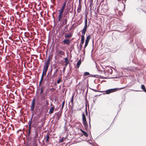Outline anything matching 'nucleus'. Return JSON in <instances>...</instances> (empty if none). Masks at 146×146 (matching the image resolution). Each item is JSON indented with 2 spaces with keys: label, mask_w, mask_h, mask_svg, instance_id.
<instances>
[{
  "label": "nucleus",
  "mask_w": 146,
  "mask_h": 146,
  "mask_svg": "<svg viewBox=\"0 0 146 146\" xmlns=\"http://www.w3.org/2000/svg\"><path fill=\"white\" fill-rule=\"evenodd\" d=\"M50 60V57H49L47 61H45L43 72H44L45 73H46L48 69L49 65Z\"/></svg>",
  "instance_id": "f257e3e1"
},
{
  "label": "nucleus",
  "mask_w": 146,
  "mask_h": 146,
  "mask_svg": "<svg viewBox=\"0 0 146 146\" xmlns=\"http://www.w3.org/2000/svg\"><path fill=\"white\" fill-rule=\"evenodd\" d=\"M87 27V19L86 18L85 20V25L83 29L81 31L82 33V35H84L85 34L86 31V30Z\"/></svg>",
  "instance_id": "f03ea898"
},
{
  "label": "nucleus",
  "mask_w": 146,
  "mask_h": 146,
  "mask_svg": "<svg viewBox=\"0 0 146 146\" xmlns=\"http://www.w3.org/2000/svg\"><path fill=\"white\" fill-rule=\"evenodd\" d=\"M118 89L117 88L111 89L106 91L105 92L106 94H109L110 93L115 92Z\"/></svg>",
  "instance_id": "7ed1b4c3"
},
{
  "label": "nucleus",
  "mask_w": 146,
  "mask_h": 146,
  "mask_svg": "<svg viewBox=\"0 0 146 146\" xmlns=\"http://www.w3.org/2000/svg\"><path fill=\"white\" fill-rule=\"evenodd\" d=\"M35 104V100L33 98L32 100V102L31 104V110L32 111H33L34 109Z\"/></svg>",
  "instance_id": "20e7f679"
},
{
  "label": "nucleus",
  "mask_w": 146,
  "mask_h": 146,
  "mask_svg": "<svg viewBox=\"0 0 146 146\" xmlns=\"http://www.w3.org/2000/svg\"><path fill=\"white\" fill-rule=\"evenodd\" d=\"M33 115H32V117L30 119L29 121L28 124L29 126V131H31V123L32 122V119L33 118Z\"/></svg>",
  "instance_id": "39448f33"
},
{
  "label": "nucleus",
  "mask_w": 146,
  "mask_h": 146,
  "mask_svg": "<svg viewBox=\"0 0 146 146\" xmlns=\"http://www.w3.org/2000/svg\"><path fill=\"white\" fill-rule=\"evenodd\" d=\"M62 42L64 44H66L67 45H69L70 42V40L68 39H65Z\"/></svg>",
  "instance_id": "423d86ee"
},
{
  "label": "nucleus",
  "mask_w": 146,
  "mask_h": 146,
  "mask_svg": "<svg viewBox=\"0 0 146 146\" xmlns=\"http://www.w3.org/2000/svg\"><path fill=\"white\" fill-rule=\"evenodd\" d=\"M72 35L71 33H65V34L64 37L66 38H70L72 36Z\"/></svg>",
  "instance_id": "0eeeda50"
},
{
  "label": "nucleus",
  "mask_w": 146,
  "mask_h": 146,
  "mask_svg": "<svg viewBox=\"0 0 146 146\" xmlns=\"http://www.w3.org/2000/svg\"><path fill=\"white\" fill-rule=\"evenodd\" d=\"M83 125L85 128L87 129L88 128V123L86 121H83Z\"/></svg>",
  "instance_id": "6e6552de"
},
{
  "label": "nucleus",
  "mask_w": 146,
  "mask_h": 146,
  "mask_svg": "<svg viewBox=\"0 0 146 146\" xmlns=\"http://www.w3.org/2000/svg\"><path fill=\"white\" fill-rule=\"evenodd\" d=\"M68 19L63 18L62 20V24L63 25L66 24L68 21Z\"/></svg>",
  "instance_id": "1a4fd4ad"
},
{
  "label": "nucleus",
  "mask_w": 146,
  "mask_h": 146,
  "mask_svg": "<svg viewBox=\"0 0 146 146\" xmlns=\"http://www.w3.org/2000/svg\"><path fill=\"white\" fill-rule=\"evenodd\" d=\"M54 109V106L51 107L50 109V110L49 112V113L50 114L52 113L53 112Z\"/></svg>",
  "instance_id": "9d476101"
},
{
  "label": "nucleus",
  "mask_w": 146,
  "mask_h": 146,
  "mask_svg": "<svg viewBox=\"0 0 146 146\" xmlns=\"http://www.w3.org/2000/svg\"><path fill=\"white\" fill-rule=\"evenodd\" d=\"M81 59H80L79 61L77 62L76 64V67L78 68L81 64Z\"/></svg>",
  "instance_id": "9b49d317"
},
{
  "label": "nucleus",
  "mask_w": 146,
  "mask_h": 146,
  "mask_svg": "<svg viewBox=\"0 0 146 146\" xmlns=\"http://www.w3.org/2000/svg\"><path fill=\"white\" fill-rule=\"evenodd\" d=\"M84 35H82L81 36V42H80V44H83L84 42Z\"/></svg>",
  "instance_id": "f8f14e48"
},
{
  "label": "nucleus",
  "mask_w": 146,
  "mask_h": 146,
  "mask_svg": "<svg viewBox=\"0 0 146 146\" xmlns=\"http://www.w3.org/2000/svg\"><path fill=\"white\" fill-rule=\"evenodd\" d=\"M56 115V119L57 120H58L60 117V115L58 113H55Z\"/></svg>",
  "instance_id": "ddd939ff"
},
{
  "label": "nucleus",
  "mask_w": 146,
  "mask_h": 146,
  "mask_svg": "<svg viewBox=\"0 0 146 146\" xmlns=\"http://www.w3.org/2000/svg\"><path fill=\"white\" fill-rule=\"evenodd\" d=\"M58 55H64L65 54L64 52L62 50H60L59 52L57 53Z\"/></svg>",
  "instance_id": "4468645a"
},
{
  "label": "nucleus",
  "mask_w": 146,
  "mask_h": 146,
  "mask_svg": "<svg viewBox=\"0 0 146 146\" xmlns=\"http://www.w3.org/2000/svg\"><path fill=\"white\" fill-rule=\"evenodd\" d=\"M81 5L80 4H79L78 5V7L77 9V12L78 13H79L81 11Z\"/></svg>",
  "instance_id": "2eb2a0df"
},
{
  "label": "nucleus",
  "mask_w": 146,
  "mask_h": 146,
  "mask_svg": "<svg viewBox=\"0 0 146 146\" xmlns=\"http://www.w3.org/2000/svg\"><path fill=\"white\" fill-rule=\"evenodd\" d=\"M67 25H66V26H64L63 27V31L64 33H65L68 30V29L67 28Z\"/></svg>",
  "instance_id": "dca6fc26"
},
{
  "label": "nucleus",
  "mask_w": 146,
  "mask_h": 146,
  "mask_svg": "<svg viewBox=\"0 0 146 146\" xmlns=\"http://www.w3.org/2000/svg\"><path fill=\"white\" fill-rule=\"evenodd\" d=\"M107 72L110 74H111L112 73V70L111 68H109V69H107Z\"/></svg>",
  "instance_id": "f3484780"
},
{
  "label": "nucleus",
  "mask_w": 146,
  "mask_h": 146,
  "mask_svg": "<svg viewBox=\"0 0 146 146\" xmlns=\"http://www.w3.org/2000/svg\"><path fill=\"white\" fill-rule=\"evenodd\" d=\"M90 35H88L87 37L85 42L88 43L89 40H90Z\"/></svg>",
  "instance_id": "a211bd4d"
},
{
  "label": "nucleus",
  "mask_w": 146,
  "mask_h": 146,
  "mask_svg": "<svg viewBox=\"0 0 146 146\" xmlns=\"http://www.w3.org/2000/svg\"><path fill=\"white\" fill-rule=\"evenodd\" d=\"M66 1H65L63 3L62 6V7L61 8V9H63L64 10L65 7L66 5Z\"/></svg>",
  "instance_id": "6ab92c4d"
},
{
  "label": "nucleus",
  "mask_w": 146,
  "mask_h": 146,
  "mask_svg": "<svg viewBox=\"0 0 146 146\" xmlns=\"http://www.w3.org/2000/svg\"><path fill=\"white\" fill-rule=\"evenodd\" d=\"M63 14L59 13V15H58V21H60L61 19L62 16Z\"/></svg>",
  "instance_id": "aec40b11"
},
{
  "label": "nucleus",
  "mask_w": 146,
  "mask_h": 146,
  "mask_svg": "<svg viewBox=\"0 0 146 146\" xmlns=\"http://www.w3.org/2000/svg\"><path fill=\"white\" fill-rule=\"evenodd\" d=\"M82 120L83 121H86V117L84 113H83L82 114Z\"/></svg>",
  "instance_id": "412c9836"
},
{
  "label": "nucleus",
  "mask_w": 146,
  "mask_h": 146,
  "mask_svg": "<svg viewBox=\"0 0 146 146\" xmlns=\"http://www.w3.org/2000/svg\"><path fill=\"white\" fill-rule=\"evenodd\" d=\"M141 88L145 92H146V90L145 86L143 85H142L141 86Z\"/></svg>",
  "instance_id": "4be33fe9"
},
{
  "label": "nucleus",
  "mask_w": 146,
  "mask_h": 146,
  "mask_svg": "<svg viewBox=\"0 0 146 146\" xmlns=\"http://www.w3.org/2000/svg\"><path fill=\"white\" fill-rule=\"evenodd\" d=\"M46 139L45 140V141L46 142H48L49 141V139L50 138L49 136L48 135H46Z\"/></svg>",
  "instance_id": "5701e85b"
},
{
  "label": "nucleus",
  "mask_w": 146,
  "mask_h": 146,
  "mask_svg": "<svg viewBox=\"0 0 146 146\" xmlns=\"http://www.w3.org/2000/svg\"><path fill=\"white\" fill-rule=\"evenodd\" d=\"M63 17L64 18H65L68 19L69 18V15H65L63 14Z\"/></svg>",
  "instance_id": "b1692460"
},
{
  "label": "nucleus",
  "mask_w": 146,
  "mask_h": 146,
  "mask_svg": "<svg viewBox=\"0 0 146 146\" xmlns=\"http://www.w3.org/2000/svg\"><path fill=\"white\" fill-rule=\"evenodd\" d=\"M58 69H56V70H55V71H54V74H53V75L52 77H53V76H54V77H55V76L56 75H55V74L57 72H58Z\"/></svg>",
  "instance_id": "393cba45"
},
{
  "label": "nucleus",
  "mask_w": 146,
  "mask_h": 146,
  "mask_svg": "<svg viewBox=\"0 0 146 146\" xmlns=\"http://www.w3.org/2000/svg\"><path fill=\"white\" fill-rule=\"evenodd\" d=\"M83 44H80L79 45L80 48H79L78 51L79 52L80 50H81L82 46Z\"/></svg>",
  "instance_id": "a878e982"
},
{
  "label": "nucleus",
  "mask_w": 146,
  "mask_h": 146,
  "mask_svg": "<svg viewBox=\"0 0 146 146\" xmlns=\"http://www.w3.org/2000/svg\"><path fill=\"white\" fill-rule=\"evenodd\" d=\"M64 15H69V12L68 11H65L64 13Z\"/></svg>",
  "instance_id": "bb28decb"
},
{
  "label": "nucleus",
  "mask_w": 146,
  "mask_h": 146,
  "mask_svg": "<svg viewBox=\"0 0 146 146\" xmlns=\"http://www.w3.org/2000/svg\"><path fill=\"white\" fill-rule=\"evenodd\" d=\"M83 134V135H84L86 137H87L88 136V135L87 134V133H86V132L85 131H84L83 133H82Z\"/></svg>",
  "instance_id": "cd10ccee"
},
{
  "label": "nucleus",
  "mask_w": 146,
  "mask_h": 146,
  "mask_svg": "<svg viewBox=\"0 0 146 146\" xmlns=\"http://www.w3.org/2000/svg\"><path fill=\"white\" fill-rule=\"evenodd\" d=\"M90 75L89 73L88 72H85L84 74V76H87Z\"/></svg>",
  "instance_id": "c85d7f7f"
},
{
  "label": "nucleus",
  "mask_w": 146,
  "mask_h": 146,
  "mask_svg": "<svg viewBox=\"0 0 146 146\" xmlns=\"http://www.w3.org/2000/svg\"><path fill=\"white\" fill-rule=\"evenodd\" d=\"M64 10L61 9L60 10H58V11L59 12V13L63 14L64 12Z\"/></svg>",
  "instance_id": "c756f323"
},
{
  "label": "nucleus",
  "mask_w": 146,
  "mask_h": 146,
  "mask_svg": "<svg viewBox=\"0 0 146 146\" xmlns=\"http://www.w3.org/2000/svg\"><path fill=\"white\" fill-rule=\"evenodd\" d=\"M46 74V73H44V72H42V75L41 77V79L42 80L44 76V75H45Z\"/></svg>",
  "instance_id": "7c9ffc66"
},
{
  "label": "nucleus",
  "mask_w": 146,
  "mask_h": 146,
  "mask_svg": "<svg viewBox=\"0 0 146 146\" xmlns=\"http://www.w3.org/2000/svg\"><path fill=\"white\" fill-rule=\"evenodd\" d=\"M93 0H90V10H91L92 7L91 5H92L93 3Z\"/></svg>",
  "instance_id": "2f4dec72"
},
{
  "label": "nucleus",
  "mask_w": 146,
  "mask_h": 146,
  "mask_svg": "<svg viewBox=\"0 0 146 146\" xmlns=\"http://www.w3.org/2000/svg\"><path fill=\"white\" fill-rule=\"evenodd\" d=\"M74 97V95H73L72 97V98H71V100L70 101V102H72V104L73 102Z\"/></svg>",
  "instance_id": "473e14b6"
},
{
  "label": "nucleus",
  "mask_w": 146,
  "mask_h": 146,
  "mask_svg": "<svg viewBox=\"0 0 146 146\" xmlns=\"http://www.w3.org/2000/svg\"><path fill=\"white\" fill-rule=\"evenodd\" d=\"M31 131H28V136L27 137V138H29V137H30V133H31Z\"/></svg>",
  "instance_id": "72a5a7b5"
},
{
  "label": "nucleus",
  "mask_w": 146,
  "mask_h": 146,
  "mask_svg": "<svg viewBox=\"0 0 146 146\" xmlns=\"http://www.w3.org/2000/svg\"><path fill=\"white\" fill-rule=\"evenodd\" d=\"M65 62L69 63L68 58H65Z\"/></svg>",
  "instance_id": "f704fd0d"
},
{
  "label": "nucleus",
  "mask_w": 146,
  "mask_h": 146,
  "mask_svg": "<svg viewBox=\"0 0 146 146\" xmlns=\"http://www.w3.org/2000/svg\"><path fill=\"white\" fill-rule=\"evenodd\" d=\"M60 77L59 79H58V80H57V84H59L60 82V80H61V79H60Z\"/></svg>",
  "instance_id": "c9c22d12"
},
{
  "label": "nucleus",
  "mask_w": 146,
  "mask_h": 146,
  "mask_svg": "<svg viewBox=\"0 0 146 146\" xmlns=\"http://www.w3.org/2000/svg\"><path fill=\"white\" fill-rule=\"evenodd\" d=\"M35 135L36 137H37L38 136V132L37 131H35Z\"/></svg>",
  "instance_id": "e433bc0d"
},
{
  "label": "nucleus",
  "mask_w": 146,
  "mask_h": 146,
  "mask_svg": "<svg viewBox=\"0 0 146 146\" xmlns=\"http://www.w3.org/2000/svg\"><path fill=\"white\" fill-rule=\"evenodd\" d=\"M82 52L83 53V55H84L85 54V48H84V49L82 50Z\"/></svg>",
  "instance_id": "4c0bfd02"
},
{
  "label": "nucleus",
  "mask_w": 146,
  "mask_h": 146,
  "mask_svg": "<svg viewBox=\"0 0 146 146\" xmlns=\"http://www.w3.org/2000/svg\"><path fill=\"white\" fill-rule=\"evenodd\" d=\"M88 44V43L85 42V45H84V48H86V47L87 46Z\"/></svg>",
  "instance_id": "58836bf2"
},
{
  "label": "nucleus",
  "mask_w": 146,
  "mask_h": 146,
  "mask_svg": "<svg viewBox=\"0 0 146 146\" xmlns=\"http://www.w3.org/2000/svg\"><path fill=\"white\" fill-rule=\"evenodd\" d=\"M97 75H93L92 74H90V76H92L94 77H97L96 76Z\"/></svg>",
  "instance_id": "ea45409f"
},
{
  "label": "nucleus",
  "mask_w": 146,
  "mask_h": 146,
  "mask_svg": "<svg viewBox=\"0 0 146 146\" xmlns=\"http://www.w3.org/2000/svg\"><path fill=\"white\" fill-rule=\"evenodd\" d=\"M64 102H62V109H63V108L64 106Z\"/></svg>",
  "instance_id": "a19ab883"
},
{
  "label": "nucleus",
  "mask_w": 146,
  "mask_h": 146,
  "mask_svg": "<svg viewBox=\"0 0 146 146\" xmlns=\"http://www.w3.org/2000/svg\"><path fill=\"white\" fill-rule=\"evenodd\" d=\"M43 92L42 88H41V89L40 92V94H42Z\"/></svg>",
  "instance_id": "79ce46f5"
},
{
  "label": "nucleus",
  "mask_w": 146,
  "mask_h": 146,
  "mask_svg": "<svg viewBox=\"0 0 146 146\" xmlns=\"http://www.w3.org/2000/svg\"><path fill=\"white\" fill-rule=\"evenodd\" d=\"M92 89V90H93L95 92H99V91L97 90H95V89Z\"/></svg>",
  "instance_id": "37998d69"
},
{
  "label": "nucleus",
  "mask_w": 146,
  "mask_h": 146,
  "mask_svg": "<svg viewBox=\"0 0 146 146\" xmlns=\"http://www.w3.org/2000/svg\"><path fill=\"white\" fill-rule=\"evenodd\" d=\"M114 11H115V13H116V11H118V10L117 8H116L114 9Z\"/></svg>",
  "instance_id": "c03bdc74"
},
{
  "label": "nucleus",
  "mask_w": 146,
  "mask_h": 146,
  "mask_svg": "<svg viewBox=\"0 0 146 146\" xmlns=\"http://www.w3.org/2000/svg\"><path fill=\"white\" fill-rule=\"evenodd\" d=\"M42 80L41 79V80L39 82V86H40L41 84V82H42Z\"/></svg>",
  "instance_id": "a18cd8bd"
},
{
  "label": "nucleus",
  "mask_w": 146,
  "mask_h": 146,
  "mask_svg": "<svg viewBox=\"0 0 146 146\" xmlns=\"http://www.w3.org/2000/svg\"><path fill=\"white\" fill-rule=\"evenodd\" d=\"M89 125H90V119L89 117Z\"/></svg>",
  "instance_id": "49530a36"
},
{
  "label": "nucleus",
  "mask_w": 146,
  "mask_h": 146,
  "mask_svg": "<svg viewBox=\"0 0 146 146\" xmlns=\"http://www.w3.org/2000/svg\"><path fill=\"white\" fill-rule=\"evenodd\" d=\"M126 88V87L125 86V87H123V88H119V89H120V90H121V89H122L125 88Z\"/></svg>",
  "instance_id": "de8ad7c7"
},
{
  "label": "nucleus",
  "mask_w": 146,
  "mask_h": 146,
  "mask_svg": "<svg viewBox=\"0 0 146 146\" xmlns=\"http://www.w3.org/2000/svg\"><path fill=\"white\" fill-rule=\"evenodd\" d=\"M68 63H69L65 62V66H67L68 65Z\"/></svg>",
  "instance_id": "09e8293b"
},
{
  "label": "nucleus",
  "mask_w": 146,
  "mask_h": 146,
  "mask_svg": "<svg viewBox=\"0 0 146 146\" xmlns=\"http://www.w3.org/2000/svg\"><path fill=\"white\" fill-rule=\"evenodd\" d=\"M125 69L126 70H130L128 68H125Z\"/></svg>",
  "instance_id": "8fccbe9b"
},
{
  "label": "nucleus",
  "mask_w": 146,
  "mask_h": 146,
  "mask_svg": "<svg viewBox=\"0 0 146 146\" xmlns=\"http://www.w3.org/2000/svg\"><path fill=\"white\" fill-rule=\"evenodd\" d=\"M86 114L87 115H88V112H87V110H86Z\"/></svg>",
  "instance_id": "3c124183"
},
{
  "label": "nucleus",
  "mask_w": 146,
  "mask_h": 146,
  "mask_svg": "<svg viewBox=\"0 0 146 146\" xmlns=\"http://www.w3.org/2000/svg\"><path fill=\"white\" fill-rule=\"evenodd\" d=\"M63 139H61L60 140V142H63Z\"/></svg>",
  "instance_id": "603ef678"
},
{
  "label": "nucleus",
  "mask_w": 146,
  "mask_h": 146,
  "mask_svg": "<svg viewBox=\"0 0 146 146\" xmlns=\"http://www.w3.org/2000/svg\"><path fill=\"white\" fill-rule=\"evenodd\" d=\"M80 130L82 133L84 131L81 129H80Z\"/></svg>",
  "instance_id": "864d4df0"
},
{
  "label": "nucleus",
  "mask_w": 146,
  "mask_h": 146,
  "mask_svg": "<svg viewBox=\"0 0 146 146\" xmlns=\"http://www.w3.org/2000/svg\"><path fill=\"white\" fill-rule=\"evenodd\" d=\"M81 0H79V4H80V3L81 2Z\"/></svg>",
  "instance_id": "5fc2aeb1"
},
{
  "label": "nucleus",
  "mask_w": 146,
  "mask_h": 146,
  "mask_svg": "<svg viewBox=\"0 0 146 146\" xmlns=\"http://www.w3.org/2000/svg\"><path fill=\"white\" fill-rule=\"evenodd\" d=\"M65 67H64V68H63V72H64V71H65Z\"/></svg>",
  "instance_id": "6e6d98bb"
},
{
  "label": "nucleus",
  "mask_w": 146,
  "mask_h": 146,
  "mask_svg": "<svg viewBox=\"0 0 146 146\" xmlns=\"http://www.w3.org/2000/svg\"><path fill=\"white\" fill-rule=\"evenodd\" d=\"M125 8V5H124V9L122 10L123 11H124V9Z\"/></svg>",
  "instance_id": "4d7b16f0"
},
{
  "label": "nucleus",
  "mask_w": 146,
  "mask_h": 146,
  "mask_svg": "<svg viewBox=\"0 0 146 146\" xmlns=\"http://www.w3.org/2000/svg\"><path fill=\"white\" fill-rule=\"evenodd\" d=\"M133 90V91H139L138 90Z\"/></svg>",
  "instance_id": "13d9d810"
},
{
  "label": "nucleus",
  "mask_w": 146,
  "mask_h": 146,
  "mask_svg": "<svg viewBox=\"0 0 146 146\" xmlns=\"http://www.w3.org/2000/svg\"><path fill=\"white\" fill-rule=\"evenodd\" d=\"M43 126V124H42L41 126V127H42Z\"/></svg>",
  "instance_id": "bf43d9fd"
},
{
  "label": "nucleus",
  "mask_w": 146,
  "mask_h": 146,
  "mask_svg": "<svg viewBox=\"0 0 146 146\" xmlns=\"http://www.w3.org/2000/svg\"><path fill=\"white\" fill-rule=\"evenodd\" d=\"M68 0H65V1H66V2H67Z\"/></svg>",
  "instance_id": "052dcab7"
},
{
  "label": "nucleus",
  "mask_w": 146,
  "mask_h": 146,
  "mask_svg": "<svg viewBox=\"0 0 146 146\" xmlns=\"http://www.w3.org/2000/svg\"><path fill=\"white\" fill-rule=\"evenodd\" d=\"M131 41L133 42V41H132V40H131L130 41V42H131Z\"/></svg>",
  "instance_id": "680f3d73"
},
{
  "label": "nucleus",
  "mask_w": 146,
  "mask_h": 146,
  "mask_svg": "<svg viewBox=\"0 0 146 146\" xmlns=\"http://www.w3.org/2000/svg\"><path fill=\"white\" fill-rule=\"evenodd\" d=\"M131 41L133 42V41H132V40H131L130 41V42H131Z\"/></svg>",
  "instance_id": "e2e57ef3"
},
{
  "label": "nucleus",
  "mask_w": 146,
  "mask_h": 146,
  "mask_svg": "<svg viewBox=\"0 0 146 146\" xmlns=\"http://www.w3.org/2000/svg\"><path fill=\"white\" fill-rule=\"evenodd\" d=\"M131 41L133 42V41H132V40H131L130 41V42H131Z\"/></svg>",
  "instance_id": "0e129e2a"
},
{
  "label": "nucleus",
  "mask_w": 146,
  "mask_h": 146,
  "mask_svg": "<svg viewBox=\"0 0 146 146\" xmlns=\"http://www.w3.org/2000/svg\"><path fill=\"white\" fill-rule=\"evenodd\" d=\"M97 96V95H96V96H95V97H96V96Z\"/></svg>",
  "instance_id": "69168bd1"
},
{
  "label": "nucleus",
  "mask_w": 146,
  "mask_h": 146,
  "mask_svg": "<svg viewBox=\"0 0 146 146\" xmlns=\"http://www.w3.org/2000/svg\"><path fill=\"white\" fill-rule=\"evenodd\" d=\"M32 126H33V127H34V126H33V125H32Z\"/></svg>",
  "instance_id": "338daca9"
},
{
  "label": "nucleus",
  "mask_w": 146,
  "mask_h": 146,
  "mask_svg": "<svg viewBox=\"0 0 146 146\" xmlns=\"http://www.w3.org/2000/svg\"><path fill=\"white\" fill-rule=\"evenodd\" d=\"M41 97L42 98H43V97H42V96H41Z\"/></svg>",
  "instance_id": "774afa93"
}]
</instances>
